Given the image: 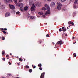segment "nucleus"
Masks as SVG:
<instances>
[{
	"label": "nucleus",
	"mask_w": 78,
	"mask_h": 78,
	"mask_svg": "<svg viewBox=\"0 0 78 78\" xmlns=\"http://www.w3.org/2000/svg\"><path fill=\"white\" fill-rule=\"evenodd\" d=\"M45 6L46 8L45 7H43L42 8V10H47V11H46L45 14H50V6L47 4L45 5Z\"/></svg>",
	"instance_id": "1"
},
{
	"label": "nucleus",
	"mask_w": 78,
	"mask_h": 78,
	"mask_svg": "<svg viewBox=\"0 0 78 78\" xmlns=\"http://www.w3.org/2000/svg\"><path fill=\"white\" fill-rule=\"evenodd\" d=\"M57 5H58L57 6V9H58V10H60L61 8V6H62V4L61 3L59 2H57Z\"/></svg>",
	"instance_id": "2"
},
{
	"label": "nucleus",
	"mask_w": 78,
	"mask_h": 78,
	"mask_svg": "<svg viewBox=\"0 0 78 78\" xmlns=\"http://www.w3.org/2000/svg\"><path fill=\"white\" fill-rule=\"evenodd\" d=\"M20 10L21 11H23V9L22 7H23V4L22 3H20Z\"/></svg>",
	"instance_id": "3"
},
{
	"label": "nucleus",
	"mask_w": 78,
	"mask_h": 78,
	"mask_svg": "<svg viewBox=\"0 0 78 78\" xmlns=\"http://www.w3.org/2000/svg\"><path fill=\"white\" fill-rule=\"evenodd\" d=\"M45 73V72L43 73L40 76V78H44Z\"/></svg>",
	"instance_id": "4"
},
{
	"label": "nucleus",
	"mask_w": 78,
	"mask_h": 78,
	"mask_svg": "<svg viewBox=\"0 0 78 78\" xmlns=\"http://www.w3.org/2000/svg\"><path fill=\"white\" fill-rule=\"evenodd\" d=\"M9 6L10 7V9H14L15 7L13 5L9 4Z\"/></svg>",
	"instance_id": "5"
},
{
	"label": "nucleus",
	"mask_w": 78,
	"mask_h": 78,
	"mask_svg": "<svg viewBox=\"0 0 78 78\" xmlns=\"http://www.w3.org/2000/svg\"><path fill=\"white\" fill-rule=\"evenodd\" d=\"M62 41L61 40L59 41L58 42H57L56 43V45H61L62 44Z\"/></svg>",
	"instance_id": "6"
},
{
	"label": "nucleus",
	"mask_w": 78,
	"mask_h": 78,
	"mask_svg": "<svg viewBox=\"0 0 78 78\" xmlns=\"http://www.w3.org/2000/svg\"><path fill=\"white\" fill-rule=\"evenodd\" d=\"M5 17H8V16H10V13L9 12H7L6 14H5Z\"/></svg>",
	"instance_id": "7"
},
{
	"label": "nucleus",
	"mask_w": 78,
	"mask_h": 78,
	"mask_svg": "<svg viewBox=\"0 0 78 78\" xmlns=\"http://www.w3.org/2000/svg\"><path fill=\"white\" fill-rule=\"evenodd\" d=\"M62 31H63L64 32L67 31V29H66V28H65L64 27H62Z\"/></svg>",
	"instance_id": "8"
},
{
	"label": "nucleus",
	"mask_w": 78,
	"mask_h": 78,
	"mask_svg": "<svg viewBox=\"0 0 78 78\" xmlns=\"http://www.w3.org/2000/svg\"><path fill=\"white\" fill-rule=\"evenodd\" d=\"M22 0H19V2H22ZM14 2L15 3V4H16L17 3V0H14Z\"/></svg>",
	"instance_id": "9"
},
{
	"label": "nucleus",
	"mask_w": 78,
	"mask_h": 78,
	"mask_svg": "<svg viewBox=\"0 0 78 78\" xmlns=\"http://www.w3.org/2000/svg\"><path fill=\"white\" fill-rule=\"evenodd\" d=\"M6 2L7 3H10L12 2V0H6Z\"/></svg>",
	"instance_id": "10"
},
{
	"label": "nucleus",
	"mask_w": 78,
	"mask_h": 78,
	"mask_svg": "<svg viewBox=\"0 0 78 78\" xmlns=\"http://www.w3.org/2000/svg\"><path fill=\"white\" fill-rule=\"evenodd\" d=\"M55 5V3L53 2L51 3V7H52V6H54Z\"/></svg>",
	"instance_id": "11"
},
{
	"label": "nucleus",
	"mask_w": 78,
	"mask_h": 78,
	"mask_svg": "<svg viewBox=\"0 0 78 78\" xmlns=\"http://www.w3.org/2000/svg\"><path fill=\"white\" fill-rule=\"evenodd\" d=\"M32 3H33V0H30L29 1V5H32Z\"/></svg>",
	"instance_id": "12"
},
{
	"label": "nucleus",
	"mask_w": 78,
	"mask_h": 78,
	"mask_svg": "<svg viewBox=\"0 0 78 78\" xmlns=\"http://www.w3.org/2000/svg\"><path fill=\"white\" fill-rule=\"evenodd\" d=\"M28 9V7L27 6H26L24 8V10L25 11H27Z\"/></svg>",
	"instance_id": "13"
},
{
	"label": "nucleus",
	"mask_w": 78,
	"mask_h": 78,
	"mask_svg": "<svg viewBox=\"0 0 78 78\" xmlns=\"http://www.w3.org/2000/svg\"><path fill=\"white\" fill-rule=\"evenodd\" d=\"M34 8L33 7V6H32V7H31V11H33L34 10Z\"/></svg>",
	"instance_id": "14"
},
{
	"label": "nucleus",
	"mask_w": 78,
	"mask_h": 78,
	"mask_svg": "<svg viewBox=\"0 0 78 78\" xmlns=\"http://www.w3.org/2000/svg\"><path fill=\"white\" fill-rule=\"evenodd\" d=\"M78 1V0H75L74 2V4L75 5H76V3H77V2Z\"/></svg>",
	"instance_id": "15"
},
{
	"label": "nucleus",
	"mask_w": 78,
	"mask_h": 78,
	"mask_svg": "<svg viewBox=\"0 0 78 78\" xmlns=\"http://www.w3.org/2000/svg\"><path fill=\"white\" fill-rule=\"evenodd\" d=\"M39 14H40V15H42L44 14V13L42 12H41L38 13Z\"/></svg>",
	"instance_id": "16"
},
{
	"label": "nucleus",
	"mask_w": 78,
	"mask_h": 78,
	"mask_svg": "<svg viewBox=\"0 0 78 78\" xmlns=\"http://www.w3.org/2000/svg\"><path fill=\"white\" fill-rule=\"evenodd\" d=\"M0 30L1 31L3 32V31H4V29L3 28H0Z\"/></svg>",
	"instance_id": "17"
},
{
	"label": "nucleus",
	"mask_w": 78,
	"mask_h": 78,
	"mask_svg": "<svg viewBox=\"0 0 78 78\" xmlns=\"http://www.w3.org/2000/svg\"><path fill=\"white\" fill-rule=\"evenodd\" d=\"M25 67L26 69H29V68H30V67H29V66H28V65L26 66Z\"/></svg>",
	"instance_id": "18"
},
{
	"label": "nucleus",
	"mask_w": 78,
	"mask_h": 78,
	"mask_svg": "<svg viewBox=\"0 0 78 78\" xmlns=\"http://www.w3.org/2000/svg\"><path fill=\"white\" fill-rule=\"evenodd\" d=\"M38 67H42V64L40 63L38 65Z\"/></svg>",
	"instance_id": "19"
},
{
	"label": "nucleus",
	"mask_w": 78,
	"mask_h": 78,
	"mask_svg": "<svg viewBox=\"0 0 78 78\" xmlns=\"http://www.w3.org/2000/svg\"><path fill=\"white\" fill-rule=\"evenodd\" d=\"M35 5L37 6H39V4H38V3L37 2L36 3H35Z\"/></svg>",
	"instance_id": "20"
},
{
	"label": "nucleus",
	"mask_w": 78,
	"mask_h": 78,
	"mask_svg": "<svg viewBox=\"0 0 78 78\" xmlns=\"http://www.w3.org/2000/svg\"><path fill=\"white\" fill-rule=\"evenodd\" d=\"M30 19L32 20H34V17L31 16L30 17Z\"/></svg>",
	"instance_id": "21"
},
{
	"label": "nucleus",
	"mask_w": 78,
	"mask_h": 78,
	"mask_svg": "<svg viewBox=\"0 0 78 78\" xmlns=\"http://www.w3.org/2000/svg\"><path fill=\"white\" fill-rule=\"evenodd\" d=\"M73 56L74 57H76V54L75 53L73 54Z\"/></svg>",
	"instance_id": "22"
},
{
	"label": "nucleus",
	"mask_w": 78,
	"mask_h": 78,
	"mask_svg": "<svg viewBox=\"0 0 78 78\" xmlns=\"http://www.w3.org/2000/svg\"><path fill=\"white\" fill-rule=\"evenodd\" d=\"M20 3H17L16 4V6H19L20 7Z\"/></svg>",
	"instance_id": "23"
},
{
	"label": "nucleus",
	"mask_w": 78,
	"mask_h": 78,
	"mask_svg": "<svg viewBox=\"0 0 78 78\" xmlns=\"http://www.w3.org/2000/svg\"><path fill=\"white\" fill-rule=\"evenodd\" d=\"M72 23V22H71V21H69L68 23V25H69V24H71Z\"/></svg>",
	"instance_id": "24"
},
{
	"label": "nucleus",
	"mask_w": 78,
	"mask_h": 78,
	"mask_svg": "<svg viewBox=\"0 0 78 78\" xmlns=\"http://www.w3.org/2000/svg\"><path fill=\"white\" fill-rule=\"evenodd\" d=\"M29 72L31 73V72H33V70L31 69H30L29 70Z\"/></svg>",
	"instance_id": "25"
},
{
	"label": "nucleus",
	"mask_w": 78,
	"mask_h": 78,
	"mask_svg": "<svg viewBox=\"0 0 78 78\" xmlns=\"http://www.w3.org/2000/svg\"><path fill=\"white\" fill-rule=\"evenodd\" d=\"M19 60L20 61H23V60L22 59V58H20L19 59Z\"/></svg>",
	"instance_id": "26"
},
{
	"label": "nucleus",
	"mask_w": 78,
	"mask_h": 78,
	"mask_svg": "<svg viewBox=\"0 0 78 78\" xmlns=\"http://www.w3.org/2000/svg\"><path fill=\"white\" fill-rule=\"evenodd\" d=\"M2 55H4V54H5V51H2Z\"/></svg>",
	"instance_id": "27"
},
{
	"label": "nucleus",
	"mask_w": 78,
	"mask_h": 78,
	"mask_svg": "<svg viewBox=\"0 0 78 78\" xmlns=\"http://www.w3.org/2000/svg\"><path fill=\"white\" fill-rule=\"evenodd\" d=\"M39 70H42V68H41V67H40L39 68Z\"/></svg>",
	"instance_id": "28"
},
{
	"label": "nucleus",
	"mask_w": 78,
	"mask_h": 78,
	"mask_svg": "<svg viewBox=\"0 0 78 78\" xmlns=\"http://www.w3.org/2000/svg\"><path fill=\"white\" fill-rule=\"evenodd\" d=\"M16 14H20V12L18 11L16 12Z\"/></svg>",
	"instance_id": "29"
},
{
	"label": "nucleus",
	"mask_w": 78,
	"mask_h": 78,
	"mask_svg": "<svg viewBox=\"0 0 78 78\" xmlns=\"http://www.w3.org/2000/svg\"><path fill=\"white\" fill-rule=\"evenodd\" d=\"M59 31L60 32H61V31H62V29L61 28H60L59 29Z\"/></svg>",
	"instance_id": "30"
},
{
	"label": "nucleus",
	"mask_w": 78,
	"mask_h": 78,
	"mask_svg": "<svg viewBox=\"0 0 78 78\" xmlns=\"http://www.w3.org/2000/svg\"><path fill=\"white\" fill-rule=\"evenodd\" d=\"M32 6H33V7H34V8H36V7H35V6L34 5V4H32Z\"/></svg>",
	"instance_id": "31"
},
{
	"label": "nucleus",
	"mask_w": 78,
	"mask_h": 78,
	"mask_svg": "<svg viewBox=\"0 0 78 78\" xmlns=\"http://www.w3.org/2000/svg\"><path fill=\"white\" fill-rule=\"evenodd\" d=\"M3 33H4V34H6V32L5 30H4L3 31Z\"/></svg>",
	"instance_id": "32"
},
{
	"label": "nucleus",
	"mask_w": 78,
	"mask_h": 78,
	"mask_svg": "<svg viewBox=\"0 0 78 78\" xmlns=\"http://www.w3.org/2000/svg\"><path fill=\"white\" fill-rule=\"evenodd\" d=\"M2 40H5V38L4 37H2Z\"/></svg>",
	"instance_id": "33"
},
{
	"label": "nucleus",
	"mask_w": 78,
	"mask_h": 78,
	"mask_svg": "<svg viewBox=\"0 0 78 78\" xmlns=\"http://www.w3.org/2000/svg\"><path fill=\"white\" fill-rule=\"evenodd\" d=\"M39 42L40 43V44H41L42 43V40H40V41H39Z\"/></svg>",
	"instance_id": "34"
},
{
	"label": "nucleus",
	"mask_w": 78,
	"mask_h": 78,
	"mask_svg": "<svg viewBox=\"0 0 78 78\" xmlns=\"http://www.w3.org/2000/svg\"><path fill=\"white\" fill-rule=\"evenodd\" d=\"M46 37H50L48 34H47Z\"/></svg>",
	"instance_id": "35"
},
{
	"label": "nucleus",
	"mask_w": 78,
	"mask_h": 78,
	"mask_svg": "<svg viewBox=\"0 0 78 78\" xmlns=\"http://www.w3.org/2000/svg\"><path fill=\"white\" fill-rule=\"evenodd\" d=\"M2 60H3V61H5V58H3Z\"/></svg>",
	"instance_id": "36"
},
{
	"label": "nucleus",
	"mask_w": 78,
	"mask_h": 78,
	"mask_svg": "<svg viewBox=\"0 0 78 78\" xmlns=\"http://www.w3.org/2000/svg\"><path fill=\"white\" fill-rule=\"evenodd\" d=\"M8 64H9V65H11V62H10L9 61L8 62Z\"/></svg>",
	"instance_id": "37"
},
{
	"label": "nucleus",
	"mask_w": 78,
	"mask_h": 78,
	"mask_svg": "<svg viewBox=\"0 0 78 78\" xmlns=\"http://www.w3.org/2000/svg\"><path fill=\"white\" fill-rule=\"evenodd\" d=\"M71 24L72 25H73V26L74 25V23L73 22H72V23H71Z\"/></svg>",
	"instance_id": "38"
},
{
	"label": "nucleus",
	"mask_w": 78,
	"mask_h": 78,
	"mask_svg": "<svg viewBox=\"0 0 78 78\" xmlns=\"http://www.w3.org/2000/svg\"><path fill=\"white\" fill-rule=\"evenodd\" d=\"M73 7L74 8H76V5H73Z\"/></svg>",
	"instance_id": "39"
},
{
	"label": "nucleus",
	"mask_w": 78,
	"mask_h": 78,
	"mask_svg": "<svg viewBox=\"0 0 78 78\" xmlns=\"http://www.w3.org/2000/svg\"><path fill=\"white\" fill-rule=\"evenodd\" d=\"M8 75H9V76H11L12 74H11L9 73V74H8Z\"/></svg>",
	"instance_id": "40"
},
{
	"label": "nucleus",
	"mask_w": 78,
	"mask_h": 78,
	"mask_svg": "<svg viewBox=\"0 0 78 78\" xmlns=\"http://www.w3.org/2000/svg\"><path fill=\"white\" fill-rule=\"evenodd\" d=\"M73 44H75L76 43V41H73Z\"/></svg>",
	"instance_id": "41"
},
{
	"label": "nucleus",
	"mask_w": 78,
	"mask_h": 78,
	"mask_svg": "<svg viewBox=\"0 0 78 78\" xmlns=\"http://www.w3.org/2000/svg\"><path fill=\"white\" fill-rule=\"evenodd\" d=\"M61 2H64V1H66V0H61Z\"/></svg>",
	"instance_id": "42"
},
{
	"label": "nucleus",
	"mask_w": 78,
	"mask_h": 78,
	"mask_svg": "<svg viewBox=\"0 0 78 78\" xmlns=\"http://www.w3.org/2000/svg\"><path fill=\"white\" fill-rule=\"evenodd\" d=\"M4 30H5V31H7V29L5 28L4 29Z\"/></svg>",
	"instance_id": "43"
},
{
	"label": "nucleus",
	"mask_w": 78,
	"mask_h": 78,
	"mask_svg": "<svg viewBox=\"0 0 78 78\" xmlns=\"http://www.w3.org/2000/svg\"><path fill=\"white\" fill-rule=\"evenodd\" d=\"M66 10V9H62V11H65V10Z\"/></svg>",
	"instance_id": "44"
},
{
	"label": "nucleus",
	"mask_w": 78,
	"mask_h": 78,
	"mask_svg": "<svg viewBox=\"0 0 78 78\" xmlns=\"http://www.w3.org/2000/svg\"><path fill=\"white\" fill-rule=\"evenodd\" d=\"M42 16L43 17H44V18H45V15H43Z\"/></svg>",
	"instance_id": "45"
},
{
	"label": "nucleus",
	"mask_w": 78,
	"mask_h": 78,
	"mask_svg": "<svg viewBox=\"0 0 78 78\" xmlns=\"http://www.w3.org/2000/svg\"><path fill=\"white\" fill-rule=\"evenodd\" d=\"M36 68V66L33 67V69H35Z\"/></svg>",
	"instance_id": "46"
},
{
	"label": "nucleus",
	"mask_w": 78,
	"mask_h": 78,
	"mask_svg": "<svg viewBox=\"0 0 78 78\" xmlns=\"http://www.w3.org/2000/svg\"><path fill=\"white\" fill-rule=\"evenodd\" d=\"M72 39H75V37H73Z\"/></svg>",
	"instance_id": "47"
},
{
	"label": "nucleus",
	"mask_w": 78,
	"mask_h": 78,
	"mask_svg": "<svg viewBox=\"0 0 78 78\" xmlns=\"http://www.w3.org/2000/svg\"><path fill=\"white\" fill-rule=\"evenodd\" d=\"M6 57H9V55H6Z\"/></svg>",
	"instance_id": "48"
},
{
	"label": "nucleus",
	"mask_w": 78,
	"mask_h": 78,
	"mask_svg": "<svg viewBox=\"0 0 78 78\" xmlns=\"http://www.w3.org/2000/svg\"><path fill=\"white\" fill-rule=\"evenodd\" d=\"M12 55V54H11V53H10V56H11V55Z\"/></svg>",
	"instance_id": "49"
},
{
	"label": "nucleus",
	"mask_w": 78,
	"mask_h": 78,
	"mask_svg": "<svg viewBox=\"0 0 78 78\" xmlns=\"http://www.w3.org/2000/svg\"><path fill=\"white\" fill-rule=\"evenodd\" d=\"M17 64H18V65H19V66L20 65V64H19V63H17Z\"/></svg>",
	"instance_id": "50"
},
{
	"label": "nucleus",
	"mask_w": 78,
	"mask_h": 78,
	"mask_svg": "<svg viewBox=\"0 0 78 78\" xmlns=\"http://www.w3.org/2000/svg\"><path fill=\"white\" fill-rule=\"evenodd\" d=\"M64 33H63V34H62V36H63V35H64Z\"/></svg>",
	"instance_id": "51"
},
{
	"label": "nucleus",
	"mask_w": 78,
	"mask_h": 78,
	"mask_svg": "<svg viewBox=\"0 0 78 78\" xmlns=\"http://www.w3.org/2000/svg\"><path fill=\"white\" fill-rule=\"evenodd\" d=\"M32 67H34V66H33V65H32Z\"/></svg>",
	"instance_id": "52"
},
{
	"label": "nucleus",
	"mask_w": 78,
	"mask_h": 78,
	"mask_svg": "<svg viewBox=\"0 0 78 78\" xmlns=\"http://www.w3.org/2000/svg\"><path fill=\"white\" fill-rule=\"evenodd\" d=\"M65 35H66V36H67V34H66V35L65 34Z\"/></svg>",
	"instance_id": "53"
},
{
	"label": "nucleus",
	"mask_w": 78,
	"mask_h": 78,
	"mask_svg": "<svg viewBox=\"0 0 78 78\" xmlns=\"http://www.w3.org/2000/svg\"><path fill=\"white\" fill-rule=\"evenodd\" d=\"M48 1H51V0H47Z\"/></svg>",
	"instance_id": "54"
},
{
	"label": "nucleus",
	"mask_w": 78,
	"mask_h": 78,
	"mask_svg": "<svg viewBox=\"0 0 78 78\" xmlns=\"http://www.w3.org/2000/svg\"><path fill=\"white\" fill-rule=\"evenodd\" d=\"M74 14H76V12H74Z\"/></svg>",
	"instance_id": "55"
},
{
	"label": "nucleus",
	"mask_w": 78,
	"mask_h": 78,
	"mask_svg": "<svg viewBox=\"0 0 78 78\" xmlns=\"http://www.w3.org/2000/svg\"><path fill=\"white\" fill-rule=\"evenodd\" d=\"M69 28L70 27V26H69Z\"/></svg>",
	"instance_id": "56"
},
{
	"label": "nucleus",
	"mask_w": 78,
	"mask_h": 78,
	"mask_svg": "<svg viewBox=\"0 0 78 78\" xmlns=\"http://www.w3.org/2000/svg\"><path fill=\"white\" fill-rule=\"evenodd\" d=\"M67 29H69V27H67Z\"/></svg>",
	"instance_id": "57"
},
{
	"label": "nucleus",
	"mask_w": 78,
	"mask_h": 78,
	"mask_svg": "<svg viewBox=\"0 0 78 78\" xmlns=\"http://www.w3.org/2000/svg\"><path fill=\"white\" fill-rule=\"evenodd\" d=\"M24 59V61H25V59Z\"/></svg>",
	"instance_id": "58"
},
{
	"label": "nucleus",
	"mask_w": 78,
	"mask_h": 78,
	"mask_svg": "<svg viewBox=\"0 0 78 78\" xmlns=\"http://www.w3.org/2000/svg\"><path fill=\"white\" fill-rule=\"evenodd\" d=\"M7 59H9V58H7Z\"/></svg>",
	"instance_id": "59"
},
{
	"label": "nucleus",
	"mask_w": 78,
	"mask_h": 78,
	"mask_svg": "<svg viewBox=\"0 0 78 78\" xmlns=\"http://www.w3.org/2000/svg\"><path fill=\"white\" fill-rule=\"evenodd\" d=\"M52 43H53V44H54V43H53V42Z\"/></svg>",
	"instance_id": "60"
}]
</instances>
